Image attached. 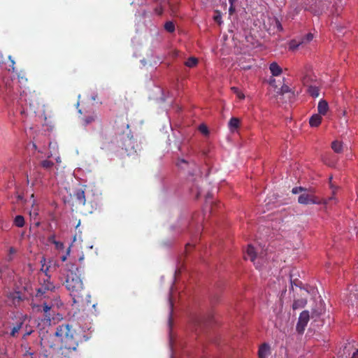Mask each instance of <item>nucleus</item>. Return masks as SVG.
<instances>
[{
	"mask_svg": "<svg viewBox=\"0 0 358 358\" xmlns=\"http://www.w3.org/2000/svg\"><path fill=\"white\" fill-rule=\"evenodd\" d=\"M65 276V286L69 291L73 303L83 301V283L80 278L81 273L79 268L74 264H66V268L63 272Z\"/></svg>",
	"mask_w": 358,
	"mask_h": 358,
	"instance_id": "obj_1",
	"label": "nucleus"
},
{
	"mask_svg": "<svg viewBox=\"0 0 358 358\" xmlns=\"http://www.w3.org/2000/svg\"><path fill=\"white\" fill-rule=\"evenodd\" d=\"M74 330L68 324H63L57 327L55 336L64 343V348L76 350L78 346L77 341L73 338Z\"/></svg>",
	"mask_w": 358,
	"mask_h": 358,
	"instance_id": "obj_2",
	"label": "nucleus"
},
{
	"mask_svg": "<svg viewBox=\"0 0 358 358\" xmlns=\"http://www.w3.org/2000/svg\"><path fill=\"white\" fill-rule=\"evenodd\" d=\"M16 319L14 322V319L11 318L7 324L5 325L4 334H8L11 337H16L22 329L25 320L27 318V315L22 313L17 312L15 315Z\"/></svg>",
	"mask_w": 358,
	"mask_h": 358,
	"instance_id": "obj_3",
	"label": "nucleus"
},
{
	"mask_svg": "<svg viewBox=\"0 0 358 358\" xmlns=\"http://www.w3.org/2000/svg\"><path fill=\"white\" fill-rule=\"evenodd\" d=\"M314 191L313 189H306L305 192L301 193L298 197V202L300 204L308 205V204H320L324 203L327 205L331 200L335 199L334 196H331L328 199H325L321 201L317 196L314 195Z\"/></svg>",
	"mask_w": 358,
	"mask_h": 358,
	"instance_id": "obj_4",
	"label": "nucleus"
},
{
	"mask_svg": "<svg viewBox=\"0 0 358 358\" xmlns=\"http://www.w3.org/2000/svg\"><path fill=\"white\" fill-rule=\"evenodd\" d=\"M246 258H249L250 261L254 263L257 268L261 269L262 264L266 260L267 253H266L263 249L261 250V252H259L258 249H256L251 245H249L246 250Z\"/></svg>",
	"mask_w": 358,
	"mask_h": 358,
	"instance_id": "obj_5",
	"label": "nucleus"
},
{
	"mask_svg": "<svg viewBox=\"0 0 358 358\" xmlns=\"http://www.w3.org/2000/svg\"><path fill=\"white\" fill-rule=\"evenodd\" d=\"M310 320V315L308 310H303L300 313L299 317L298 322L296 324V331L299 334L303 333L308 321Z\"/></svg>",
	"mask_w": 358,
	"mask_h": 358,
	"instance_id": "obj_6",
	"label": "nucleus"
},
{
	"mask_svg": "<svg viewBox=\"0 0 358 358\" xmlns=\"http://www.w3.org/2000/svg\"><path fill=\"white\" fill-rule=\"evenodd\" d=\"M55 289L56 286L50 280V277H47L45 279H43V282L41 283V287L37 289L36 296H41L46 291L53 292Z\"/></svg>",
	"mask_w": 358,
	"mask_h": 358,
	"instance_id": "obj_7",
	"label": "nucleus"
},
{
	"mask_svg": "<svg viewBox=\"0 0 358 358\" xmlns=\"http://www.w3.org/2000/svg\"><path fill=\"white\" fill-rule=\"evenodd\" d=\"M303 84L308 87V92L313 97H317L320 95L319 87L315 84H309L307 77L303 78Z\"/></svg>",
	"mask_w": 358,
	"mask_h": 358,
	"instance_id": "obj_8",
	"label": "nucleus"
},
{
	"mask_svg": "<svg viewBox=\"0 0 358 358\" xmlns=\"http://www.w3.org/2000/svg\"><path fill=\"white\" fill-rule=\"evenodd\" d=\"M8 299L16 306L22 301V296L20 292L15 291L8 294Z\"/></svg>",
	"mask_w": 358,
	"mask_h": 358,
	"instance_id": "obj_9",
	"label": "nucleus"
},
{
	"mask_svg": "<svg viewBox=\"0 0 358 358\" xmlns=\"http://www.w3.org/2000/svg\"><path fill=\"white\" fill-rule=\"evenodd\" d=\"M271 353V347L268 343H264L259 346L258 350L259 358H268Z\"/></svg>",
	"mask_w": 358,
	"mask_h": 358,
	"instance_id": "obj_10",
	"label": "nucleus"
},
{
	"mask_svg": "<svg viewBox=\"0 0 358 358\" xmlns=\"http://www.w3.org/2000/svg\"><path fill=\"white\" fill-rule=\"evenodd\" d=\"M122 148H124L127 152L131 153L134 149V141L132 137H129L128 135L126 138H124V141L122 143Z\"/></svg>",
	"mask_w": 358,
	"mask_h": 358,
	"instance_id": "obj_11",
	"label": "nucleus"
},
{
	"mask_svg": "<svg viewBox=\"0 0 358 358\" xmlns=\"http://www.w3.org/2000/svg\"><path fill=\"white\" fill-rule=\"evenodd\" d=\"M27 90H24L20 93V101L21 102L24 101L26 103H29L30 112H33L34 113H36V111L35 110L34 103L32 102L31 100H30L29 97L27 99Z\"/></svg>",
	"mask_w": 358,
	"mask_h": 358,
	"instance_id": "obj_12",
	"label": "nucleus"
},
{
	"mask_svg": "<svg viewBox=\"0 0 358 358\" xmlns=\"http://www.w3.org/2000/svg\"><path fill=\"white\" fill-rule=\"evenodd\" d=\"M329 110V104L327 101L324 99H321L317 105L318 114L320 115H324L327 114Z\"/></svg>",
	"mask_w": 358,
	"mask_h": 358,
	"instance_id": "obj_13",
	"label": "nucleus"
},
{
	"mask_svg": "<svg viewBox=\"0 0 358 358\" xmlns=\"http://www.w3.org/2000/svg\"><path fill=\"white\" fill-rule=\"evenodd\" d=\"M34 194H31V209L29 211V215L31 219L35 220L38 215V208L36 205V201L34 199Z\"/></svg>",
	"mask_w": 358,
	"mask_h": 358,
	"instance_id": "obj_14",
	"label": "nucleus"
},
{
	"mask_svg": "<svg viewBox=\"0 0 358 358\" xmlns=\"http://www.w3.org/2000/svg\"><path fill=\"white\" fill-rule=\"evenodd\" d=\"M269 69L273 76H278L282 73V68L276 62H272L269 66Z\"/></svg>",
	"mask_w": 358,
	"mask_h": 358,
	"instance_id": "obj_15",
	"label": "nucleus"
},
{
	"mask_svg": "<svg viewBox=\"0 0 358 358\" xmlns=\"http://www.w3.org/2000/svg\"><path fill=\"white\" fill-rule=\"evenodd\" d=\"M240 124V120L237 117H231L229 122V129L230 131L235 132L238 128Z\"/></svg>",
	"mask_w": 358,
	"mask_h": 358,
	"instance_id": "obj_16",
	"label": "nucleus"
},
{
	"mask_svg": "<svg viewBox=\"0 0 358 358\" xmlns=\"http://www.w3.org/2000/svg\"><path fill=\"white\" fill-rule=\"evenodd\" d=\"M322 122V117L319 114L313 115L309 120L310 125L311 127H317Z\"/></svg>",
	"mask_w": 358,
	"mask_h": 358,
	"instance_id": "obj_17",
	"label": "nucleus"
},
{
	"mask_svg": "<svg viewBox=\"0 0 358 358\" xmlns=\"http://www.w3.org/2000/svg\"><path fill=\"white\" fill-rule=\"evenodd\" d=\"M307 303V301L306 299L300 298L294 300L292 304V308L294 310L300 309L303 308Z\"/></svg>",
	"mask_w": 358,
	"mask_h": 358,
	"instance_id": "obj_18",
	"label": "nucleus"
},
{
	"mask_svg": "<svg viewBox=\"0 0 358 358\" xmlns=\"http://www.w3.org/2000/svg\"><path fill=\"white\" fill-rule=\"evenodd\" d=\"M332 150L336 153H341L343 152V143L338 141H334L331 143Z\"/></svg>",
	"mask_w": 358,
	"mask_h": 358,
	"instance_id": "obj_19",
	"label": "nucleus"
},
{
	"mask_svg": "<svg viewBox=\"0 0 358 358\" xmlns=\"http://www.w3.org/2000/svg\"><path fill=\"white\" fill-rule=\"evenodd\" d=\"M304 41L292 40L289 44V48L292 50H296L299 47L303 45Z\"/></svg>",
	"mask_w": 358,
	"mask_h": 358,
	"instance_id": "obj_20",
	"label": "nucleus"
},
{
	"mask_svg": "<svg viewBox=\"0 0 358 358\" xmlns=\"http://www.w3.org/2000/svg\"><path fill=\"white\" fill-rule=\"evenodd\" d=\"M50 151L45 155L48 157H52L57 151V145L56 143H49Z\"/></svg>",
	"mask_w": 358,
	"mask_h": 358,
	"instance_id": "obj_21",
	"label": "nucleus"
},
{
	"mask_svg": "<svg viewBox=\"0 0 358 358\" xmlns=\"http://www.w3.org/2000/svg\"><path fill=\"white\" fill-rule=\"evenodd\" d=\"M76 199L80 203H82L83 205L85 204L86 200H85V192L83 190H82V189L77 190V192L76 193Z\"/></svg>",
	"mask_w": 358,
	"mask_h": 358,
	"instance_id": "obj_22",
	"label": "nucleus"
},
{
	"mask_svg": "<svg viewBox=\"0 0 358 358\" xmlns=\"http://www.w3.org/2000/svg\"><path fill=\"white\" fill-rule=\"evenodd\" d=\"M198 64V59L194 57H191L187 59L185 62V65L189 68H193Z\"/></svg>",
	"mask_w": 358,
	"mask_h": 358,
	"instance_id": "obj_23",
	"label": "nucleus"
},
{
	"mask_svg": "<svg viewBox=\"0 0 358 358\" xmlns=\"http://www.w3.org/2000/svg\"><path fill=\"white\" fill-rule=\"evenodd\" d=\"M46 259L45 257H42L41 259V271L45 273V278L50 277L48 275L49 266H45Z\"/></svg>",
	"mask_w": 358,
	"mask_h": 358,
	"instance_id": "obj_24",
	"label": "nucleus"
},
{
	"mask_svg": "<svg viewBox=\"0 0 358 358\" xmlns=\"http://www.w3.org/2000/svg\"><path fill=\"white\" fill-rule=\"evenodd\" d=\"M14 224L18 227H22L24 224V219L22 215H17L14 220Z\"/></svg>",
	"mask_w": 358,
	"mask_h": 358,
	"instance_id": "obj_25",
	"label": "nucleus"
},
{
	"mask_svg": "<svg viewBox=\"0 0 358 358\" xmlns=\"http://www.w3.org/2000/svg\"><path fill=\"white\" fill-rule=\"evenodd\" d=\"M173 287H171L169 296V302L170 305V313H169V324L171 323V317L173 311V301H172Z\"/></svg>",
	"mask_w": 358,
	"mask_h": 358,
	"instance_id": "obj_26",
	"label": "nucleus"
},
{
	"mask_svg": "<svg viewBox=\"0 0 358 358\" xmlns=\"http://www.w3.org/2000/svg\"><path fill=\"white\" fill-rule=\"evenodd\" d=\"M231 91L237 96V97L240 99H244L245 95L244 94L239 90L238 88L236 87H232L231 88Z\"/></svg>",
	"mask_w": 358,
	"mask_h": 358,
	"instance_id": "obj_27",
	"label": "nucleus"
},
{
	"mask_svg": "<svg viewBox=\"0 0 358 358\" xmlns=\"http://www.w3.org/2000/svg\"><path fill=\"white\" fill-rule=\"evenodd\" d=\"M164 29H165L167 31H169V32H170V33H172V32H173V31H174V30H175V25H174V24H173L172 22L169 21V22H166L165 23V24H164Z\"/></svg>",
	"mask_w": 358,
	"mask_h": 358,
	"instance_id": "obj_28",
	"label": "nucleus"
},
{
	"mask_svg": "<svg viewBox=\"0 0 358 358\" xmlns=\"http://www.w3.org/2000/svg\"><path fill=\"white\" fill-rule=\"evenodd\" d=\"M177 166L180 169H185L189 166V162L184 159H179L177 162Z\"/></svg>",
	"mask_w": 358,
	"mask_h": 358,
	"instance_id": "obj_29",
	"label": "nucleus"
},
{
	"mask_svg": "<svg viewBox=\"0 0 358 358\" xmlns=\"http://www.w3.org/2000/svg\"><path fill=\"white\" fill-rule=\"evenodd\" d=\"M199 131L204 136H208L209 133L207 126L204 124L199 125Z\"/></svg>",
	"mask_w": 358,
	"mask_h": 358,
	"instance_id": "obj_30",
	"label": "nucleus"
},
{
	"mask_svg": "<svg viewBox=\"0 0 358 358\" xmlns=\"http://www.w3.org/2000/svg\"><path fill=\"white\" fill-rule=\"evenodd\" d=\"M313 39V35L311 33L307 34L300 41H304L303 45L308 43Z\"/></svg>",
	"mask_w": 358,
	"mask_h": 358,
	"instance_id": "obj_31",
	"label": "nucleus"
},
{
	"mask_svg": "<svg viewBox=\"0 0 358 358\" xmlns=\"http://www.w3.org/2000/svg\"><path fill=\"white\" fill-rule=\"evenodd\" d=\"M41 166L46 169H50L53 166V163L49 160H43L41 162Z\"/></svg>",
	"mask_w": 358,
	"mask_h": 358,
	"instance_id": "obj_32",
	"label": "nucleus"
},
{
	"mask_svg": "<svg viewBox=\"0 0 358 358\" xmlns=\"http://www.w3.org/2000/svg\"><path fill=\"white\" fill-rule=\"evenodd\" d=\"M306 188L304 187H294L292 189V192L294 194H299V193H303V192L306 191Z\"/></svg>",
	"mask_w": 358,
	"mask_h": 358,
	"instance_id": "obj_33",
	"label": "nucleus"
},
{
	"mask_svg": "<svg viewBox=\"0 0 358 358\" xmlns=\"http://www.w3.org/2000/svg\"><path fill=\"white\" fill-rule=\"evenodd\" d=\"M54 245L55 246V248L58 250H62L64 248V245L62 242H60V241L54 242Z\"/></svg>",
	"mask_w": 358,
	"mask_h": 358,
	"instance_id": "obj_34",
	"label": "nucleus"
},
{
	"mask_svg": "<svg viewBox=\"0 0 358 358\" xmlns=\"http://www.w3.org/2000/svg\"><path fill=\"white\" fill-rule=\"evenodd\" d=\"M95 118H96V116H94V115H90L89 117H87L84 120L85 124L86 125L90 124L91 122H92L95 120Z\"/></svg>",
	"mask_w": 358,
	"mask_h": 358,
	"instance_id": "obj_35",
	"label": "nucleus"
},
{
	"mask_svg": "<svg viewBox=\"0 0 358 358\" xmlns=\"http://www.w3.org/2000/svg\"><path fill=\"white\" fill-rule=\"evenodd\" d=\"M16 253V250L14 248H9V254L8 255V259L9 261L13 259V255Z\"/></svg>",
	"mask_w": 358,
	"mask_h": 358,
	"instance_id": "obj_36",
	"label": "nucleus"
},
{
	"mask_svg": "<svg viewBox=\"0 0 358 358\" xmlns=\"http://www.w3.org/2000/svg\"><path fill=\"white\" fill-rule=\"evenodd\" d=\"M334 3L337 8H341L345 4V0H336Z\"/></svg>",
	"mask_w": 358,
	"mask_h": 358,
	"instance_id": "obj_37",
	"label": "nucleus"
},
{
	"mask_svg": "<svg viewBox=\"0 0 358 358\" xmlns=\"http://www.w3.org/2000/svg\"><path fill=\"white\" fill-rule=\"evenodd\" d=\"M71 245H70V246L68 248V249H67V250H66V255H63V256L61 257V259H62V262H65V261L66 260L67 257H68V256L69 255V254H70V252H71Z\"/></svg>",
	"mask_w": 358,
	"mask_h": 358,
	"instance_id": "obj_38",
	"label": "nucleus"
},
{
	"mask_svg": "<svg viewBox=\"0 0 358 358\" xmlns=\"http://www.w3.org/2000/svg\"><path fill=\"white\" fill-rule=\"evenodd\" d=\"M51 309V306H50L47 303H44L43 304V311L45 314H47L50 310Z\"/></svg>",
	"mask_w": 358,
	"mask_h": 358,
	"instance_id": "obj_39",
	"label": "nucleus"
},
{
	"mask_svg": "<svg viewBox=\"0 0 358 358\" xmlns=\"http://www.w3.org/2000/svg\"><path fill=\"white\" fill-rule=\"evenodd\" d=\"M24 348H25V352H24V356H26V355L32 356L34 355L33 352L29 351L30 348L29 347H25Z\"/></svg>",
	"mask_w": 358,
	"mask_h": 358,
	"instance_id": "obj_40",
	"label": "nucleus"
},
{
	"mask_svg": "<svg viewBox=\"0 0 358 358\" xmlns=\"http://www.w3.org/2000/svg\"><path fill=\"white\" fill-rule=\"evenodd\" d=\"M32 333V330H28L22 336V339L25 340L27 339V337L29 336Z\"/></svg>",
	"mask_w": 358,
	"mask_h": 358,
	"instance_id": "obj_41",
	"label": "nucleus"
},
{
	"mask_svg": "<svg viewBox=\"0 0 358 358\" xmlns=\"http://www.w3.org/2000/svg\"><path fill=\"white\" fill-rule=\"evenodd\" d=\"M48 241L49 242H50L51 243L54 244V242H57V241H56L55 239V235H52L50 236L49 238H48Z\"/></svg>",
	"mask_w": 358,
	"mask_h": 358,
	"instance_id": "obj_42",
	"label": "nucleus"
},
{
	"mask_svg": "<svg viewBox=\"0 0 358 358\" xmlns=\"http://www.w3.org/2000/svg\"><path fill=\"white\" fill-rule=\"evenodd\" d=\"M18 81H19V83L22 84L23 83L27 82V79L24 78L23 76H18Z\"/></svg>",
	"mask_w": 358,
	"mask_h": 358,
	"instance_id": "obj_43",
	"label": "nucleus"
},
{
	"mask_svg": "<svg viewBox=\"0 0 358 358\" xmlns=\"http://www.w3.org/2000/svg\"><path fill=\"white\" fill-rule=\"evenodd\" d=\"M289 91V87L287 86V85H283L281 87V92L282 93H285V92H287Z\"/></svg>",
	"mask_w": 358,
	"mask_h": 358,
	"instance_id": "obj_44",
	"label": "nucleus"
},
{
	"mask_svg": "<svg viewBox=\"0 0 358 358\" xmlns=\"http://www.w3.org/2000/svg\"><path fill=\"white\" fill-rule=\"evenodd\" d=\"M352 358H358V349L353 352Z\"/></svg>",
	"mask_w": 358,
	"mask_h": 358,
	"instance_id": "obj_45",
	"label": "nucleus"
},
{
	"mask_svg": "<svg viewBox=\"0 0 358 358\" xmlns=\"http://www.w3.org/2000/svg\"><path fill=\"white\" fill-rule=\"evenodd\" d=\"M155 13L157 15H161L162 13V8H157L155 10Z\"/></svg>",
	"mask_w": 358,
	"mask_h": 358,
	"instance_id": "obj_46",
	"label": "nucleus"
},
{
	"mask_svg": "<svg viewBox=\"0 0 358 358\" xmlns=\"http://www.w3.org/2000/svg\"><path fill=\"white\" fill-rule=\"evenodd\" d=\"M90 296L89 294L87 295V299H86V302L87 303H89L90 301Z\"/></svg>",
	"mask_w": 358,
	"mask_h": 358,
	"instance_id": "obj_47",
	"label": "nucleus"
},
{
	"mask_svg": "<svg viewBox=\"0 0 358 358\" xmlns=\"http://www.w3.org/2000/svg\"><path fill=\"white\" fill-rule=\"evenodd\" d=\"M236 1V0H229V3H230V4H231V6H233L234 2V1Z\"/></svg>",
	"mask_w": 358,
	"mask_h": 358,
	"instance_id": "obj_48",
	"label": "nucleus"
},
{
	"mask_svg": "<svg viewBox=\"0 0 358 358\" xmlns=\"http://www.w3.org/2000/svg\"><path fill=\"white\" fill-rule=\"evenodd\" d=\"M220 18H221V17H220V16H216V17H215V20H216V21H218V20H220Z\"/></svg>",
	"mask_w": 358,
	"mask_h": 358,
	"instance_id": "obj_49",
	"label": "nucleus"
},
{
	"mask_svg": "<svg viewBox=\"0 0 358 358\" xmlns=\"http://www.w3.org/2000/svg\"><path fill=\"white\" fill-rule=\"evenodd\" d=\"M277 24H278V29H279V28L282 29L281 25H280V22H277Z\"/></svg>",
	"mask_w": 358,
	"mask_h": 358,
	"instance_id": "obj_50",
	"label": "nucleus"
},
{
	"mask_svg": "<svg viewBox=\"0 0 358 358\" xmlns=\"http://www.w3.org/2000/svg\"><path fill=\"white\" fill-rule=\"evenodd\" d=\"M56 161H57V162H60V158L59 157H57L56 158Z\"/></svg>",
	"mask_w": 358,
	"mask_h": 358,
	"instance_id": "obj_51",
	"label": "nucleus"
},
{
	"mask_svg": "<svg viewBox=\"0 0 358 358\" xmlns=\"http://www.w3.org/2000/svg\"><path fill=\"white\" fill-rule=\"evenodd\" d=\"M40 345H41V348H43V339H41V343H40Z\"/></svg>",
	"mask_w": 358,
	"mask_h": 358,
	"instance_id": "obj_52",
	"label": "nucleus"
},
{
	"mask_svg": "<svg viewBox=\"0 0 358 358\" xmlns=\"http://www.w3.org/2000/svg\"><path fill=\"white\" fill-rule=\"evenodd\" d=\"M233 10V6L231 5L229 8V11L231 12Z\"/></svg>",
	"mask_w": 358,
	"mask_h": 358,
	"instance_id": "obj_53",
	"label": "nucleus"
},
{
	"mask_svg": "<svg viewBox=\"0 0 358 358\" xmlns=\"http://www.w3.org/2000/svg\"><path fill=\"white\" fill-rule=\"evenodd\" d=\"M29 96L31 97V98L35 96L34 95L31 94V92L29 91Z\"/></svg>",
	"mask_w": 358,
	"mask_h": 358,
	"instance_id": "obj_54",
	"label": "nucleus"
},
{
	"mask_svg": "<svg viewBox=\"0 0 358 358\" xmlns=\"http://www.w3.org/2000/svg\"><path fill=\"white\" fill-rule=\"evenodd\" d=\"M12 64H13V65H14V64H15V62L13 60H12ZM12 69H13V70H14L15 68L13 66H12Z\"/></svg>",
	"mask_w": 358,
	"mask_h": 358,
	"instance_id": "obj_55",
	"label": "nucleus"
},
{
	"mask_svg": "<svg viewBox=\"0 0 358 358\" xmlns=\"http://www.w3.org/2000/svg\"><path fill=\"white\" fill-rule=\"evenodd\" d=\"M331 189H332V190H333V193H334V191H335V190H334V186H333L332 185H331Z\"/></svg>",
	"mask_w": 358,
	"mask_h": 358,
	"instance_id": "obj_56",
	"label": "nucleus"
},
{
	"mask_svg": "<svg viewBox=\"0 0 358 358\" xmlns=\"http://www.w3.org/2000/svg\"><path fill=\"white\" fill-rule=\"evenodd\" d=\"M33 147H34V148L37 149V146H36V144H34V143H33Z\"/></svg>",
	"mask_w": 358,
	"mask_h": 358,
	"instance_id": "obj_57",
	"label": "nucleus"
},
{
	"mask_svg": "<svg viewBox=\"0 0 358 358\" xmlns=\"http://www.w3.org/2000/svg\"><path fill=\"white\" fill-rule=\"evenodd\" d=\"M343 115H346V111H345V110H344V111H343Z\"/></svg>",
	"mask_w": 358,
	"mask_h": 358,
	"instance_id": "obj_58",
	"label": "nucleus"
},
{
	"mask_svg": "<svg viewBox=\"0 0 358 358\" xmlns=\"http://www.w3.org/2000/svg\"><path fill=\"white\" fill-rule=\"evenodd\" d=\"M38 152H42L43 151H42L41 150H40V149H39V150H38Z\"/></svg>",
	"mask_w": 358,
	"mask_h": 358,
	"instance_id": "obj_59",
	"label": "nucleus"
}]
</instances>
